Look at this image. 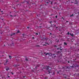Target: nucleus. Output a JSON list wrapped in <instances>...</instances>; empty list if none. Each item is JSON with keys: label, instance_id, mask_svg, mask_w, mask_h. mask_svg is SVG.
<instances>
[{"label": "nucleus", "instance_id": "7c9ffc66", "mask_svg": "<svg viewBox=\"0 0 79 79\" xmlns=\"http://www.w3.org/2000/svg\"><path fill=\"white\" fill-rule=\"evenodd\" d=\"M57 15H56V18H57Z\"/></svg>", "mask_w": 79, "mask_h": 79}, {"label": "nucleus", "instance_id": "bb28decb", "mask_svg": "<svg viewBox=\"0 0 79 79\" xmlns=\"http://www.w3.org/2000/svg\"><path fill=\"white\" fill-rule=\"evenodd\" d=\"M59 49H60V48H57V50H59Z\"/></svg>", "mask_w": 79, "mask_h": 79}, {"label": "nucleus", "instance_id": "9d476101", "mask_svg": "<svg viewBox=\"0 0 79 79\" xmlns=\"http://www.w3.org/2000/svg\"><path fill=\"white\" fill-rule=\"evenodd\" d=\"M25 61H29V60H28V59H27V58H25Z\"/></svg>", "mask_w": 79, "mask_h": 79}, {"label": "nucleus", "instance_id": "a18cd8bd", "mask_svg": "<svg viewBox=\"0 0 79 79\" xmlns=\"http://www.w3.org/2000/svg\"><path fill=\"white\" fill-rule=\"evenodd\" d=\"M8 77H10V76H8Z\"/></svg>", "mask_w": 79, "mask_h": 79}, {"label": "nucleus", "instance_id": "dca6fc26", "mask_svg": "<svg viewBox=\"0 0 79 79\" xmlns=\"http://www.w3.org/2000/svg\"><path fill=\"white\" fill-rule=\"evenodd\" d=\"M26 3V1H23V2H22V3Z\"/></svg>", "mask_w": 79, "mask_h": 79}, {"label": "nucleus", "instance_id": "ddd939ff", "mask_svg": "<svg viewBox=\"0 0 79 79\" xmlns=\"http://www.w3.org/2000/svg\"><path fill=\"white\" fill-rule=\"evenodd\" d=\"M23 37H24V38H25V37H24V36H25V35H25V34H23Z\"/></svg>", "mask_w": 79, "mask_h": 79}, {"label": "nucleus", "instance_id": "c85d7f7f", "mask_svg": "<svg viewBox=\"0 0 79 79\" xmlns=\"http://www.w3.org/2000/svg\"><path fill=\"white\" fill-rule=\"evenodd\" d=\"M9 58H11V56H9Z\"/></svg>", "mask_w": 79, "mask_h": 79}, {"label": "nucleus", "instance_id": "e2e57ef3", "mask_svg": "<svg viewBox=\"0 0 79 79\" xmlns=\"http://www.w3.org/2000/svg\"><path fill=\"white\" fill-rule=\"evenodd\" d=\"M2 12H3V11H1Z\"/></svg>", "mask_w": 79, "mask_h": 79}, {"label": "nucleus", "instance_id": "f03ea898", "mask_svg": "<svg viewBox=\"0 0 79 79\" xmlns=\"http://www.w3.org/2000/svg\"><path fill=\"white\" fill-rule=\"evenodd\" d=\"M55 54H52L51 55V56H52V58H53L54 57V58H55V57H56V56H55Z\"/></svg>", "mask_w": 79, "mask_h": 79}, {"label": "nucleus", "instance_id": "20e7f679", "mask_svg": "<svg viewBox=\"0 0 79 79\" xmlns=\"http://www.w3.org/2000/svg\"><path fill=\"white\" fill-rule=\"evenodd\" d=\"M73 1H74L73 2H72V3H73V2H74L75 4H77V1H76V0H73Z\"/></svg>", "mask_w": 79, "mask_h": 79}, {"label": "nucleus", "instance_id": "4c0bfd02", "mask_svg": "<svg viewBox=\"0 0 79 79\" xmlns=\"http://www.w3.org/2000/svg\"><path fill=\"white\" fill-rule=\"evenodd\" d=\"M62 48V47H61V46H60V48Z\"/></svg>", "mask_w": 79, "mask_h": 79}, {"label": "nucleus", "instance_id": "052dcab7", "mask_svg": "<svg viewBox=\"0 0 79 79\" xmlns=\"http://www.w3.org/2000/svg\"><path fill=\"white\" fill-rule=\"evenodd\" d=\"M54 4H56V2H55Z\"/></svg>", "mask_w": 79, "mask_h": 79}, {"label": "nucleus", "instance_id": "aec40b11", "mask_svg": "<svg viewBox=\"0 0 79 79\" xmlns=\"http://www.w3.org/2000/svg\"><path fill=\"white\" fill-rule=\"evenodd\" d=\"M42 27L41 26H40L39 27H38L39 28H40V27Z\"/></svg>", "mask_w": 79, "mask_h": 79}, {"label": "nucleus", "instance_id": "864d4df0", "mask_svg": "<svg viewBox=\"0 0 79 79\" xmlns=\"http://www.w3.org/2000/svg\"><path fill=\"white\" fill-rule=\"evenodd\" d=\"M45 67L43 68V69H45Z\"/></svg>", "mask_w": 79, "mask_h": 79}, {"label": "nucleus", "instance_id": "6e6d98bb", "mask_svg": "<svg viewBox=\"0 0 79 79\" xmlns=\"http://www.w3.org/2000/svg\"><path fill=\"white\" fill-rule=\"evenodd\" d=\"M27 28L28 29H29V27H27Z\"/></svg>", "mask_w": 79, "mask_h": 79}, {"label": "nucleus", "instance_id": "603ef678", "mask_svg": "<svg viewBox=\"0 0 79 79\" xmlns=\"http://www.w3.org/2000/svg\"><path fill=\"white\" fill-rule=\"evenodd\" d=\"M60 8H61V6H60Z\"/></svg>", "mask_w": 79, "mask_h": 79}, {"label": "nucleus", "instance_id": "37998d69", "mask_svg": "<svg viewBox=\"0 0 79 79\" xmlns=\"http://www.w3.org/2000/svg\"><path fill=\"white\" fill-rule=\"evenodd\" d=\"M12 74L13 75V74H14V73H12Z\"/></svg>", "mask_w": 79, "mask_h": 79}, {"label": "nucleus", "instance_id": "f257e3e1", "mask_svg": "<svg viewBox=\"0 0 79 79\" xmlns=\"http://www.w3.org/2000/svg\"><path fill=\"white\" fill-rule=\"evenodd\" d=\"M41 55H44L45 56H47V55H49V54L48 53H46V52H44L42 53Z\"/></svg>", "mask_w": 79, "mask_h": 79}, {"label": "nucleus", "instance_id": "8fccbe9b", "mask_svg": "<svg viewBox=\"0 0 79 79\" xmlns=\"http://www.w3.org/2000/svg\"><path fill=\"white\" fill-rule=\"evenodd\" d=\"M32 38H33V39H34V37H32Z\"/></svg>", "mask_w": 79, "mask_h": 79}, {"label": "nucleus", "instance_id": "6e6552de", "mask_svg": "<svg viewBox=\"0 0 79 79\" xmlns=\"http://www.w3.org/2000/svg\"><path fill=\"white\" fill-rule=\"evenodd\" d=\"M15 33H12L11 35V36H13V35H15Z\"/></svg>", "mask_w": 79, "mask_h": 79}, {"label": "nucleus", "instance_id": "5701e85b", "mask_svg": "<svg viewBox=\"0 0 79 79\" xmlns=\"http://www.w3.org/2000/svg\"><path fill=\"white\" fill-rule=\"evenodd\" d=\"M19 31H18L17 32V33H19Z\"/></svg>", "mask_w": 79, "mask_h": 79}, {"label": "nucleus", "instance_id": "9b49d317", "mask_svg": "<svg viewBox=\"0 0 79 79\" xmlns=\"http://www.w3.org/2000/svg\"><path fill=\"white\" fill-rule=\"evenodd\" d=\"M57 53H61V52L60 51H58L56 52Z\"/></svg>", "mask_w": 79, "mask_h": 79}, {"label": "nucleus", "instance_id": "338daca9", "mask_svg": "<svg viewBox=\"0 0 79 79\" xmlns=\"http://www.w3.org/2000/svg\"><path fill=\"white\" fill-rule=\"evenodd\" d=\"M78 14H79V12H78Z\"/></svg>", "mask_w": 79, "mask_h": 79}, {"label": "nucleus", "instance_id": "bf43d9fd", "mask_svg": "<svg viewBox=\"0 0 79 79\" xmlns=\"http://www.w3.org/2000/svg\"><path fill=\"white\" fill-rule=\"evenodd\" d=\"M1 34H2V33H1Z\"/></svg>", "mask_w": 79, "mask_h": 79}, {"label": "nucleus", "instance_id": "f704fd0d", "mask_svg": "<svg viewBox=\"0 0 79 79\" xmlns=\"http://www.w3.org/2000/svg\"><path fill=\"white\" fill-rule=\"evenodd\" d=\"M46 3H47V4L49 3V2H47Z\"/></svg>", "mask_w": 79, "mask_h": 79}, {"label": "nucleus", "instance_id": "69168bd1", "mask_svg": "<svg viewBox=\"0 0 79 79\" xmlns=\"http://www.w3.org/2000/svg\"><path fill=\"white\" fill-rule=\"evenodd\" d=\"M37 16H38V15H37Z\"/></svg>", "mask_w": 79, "mask_h": 79}, {"label": "nucleus", "instance_id": "0eeeda50", "mask_svg": "<svg viewBox=\"0 0 79 79\" xmlns=\"http://www.w3.org/2000/svg\"><path fill=\"white\" fill-rule=\"evenodd\" d=\"M70 35H71V36H72V37H74V34L73 33H70Z\"/></svg>", "mask_w": 79, "mask_h": 79}, {"label": "nucleus", "instance_id": "58836bf2", "mask_svg": "<svg viewBox=\"0 0 79 79\" xmlns=\"http://www.w3.org/2000/svg\"><path fill=\"white\" fill-rule=\"evenodd\" d=\"M58 73H59V72H57V74H58Z\"/></svg>", "mask_w": 79, "mask_h": 79}, {"label": "nucleus", "instance_id": "de8ad7c7", "mask_svg": "<svg viewBox=\"0 0 79 79\" xmlns=\"http://www.w3.org/2000/svg\"><path fill=\"white\" fill-rule=\"evenodd\" d=\"M58 27H56V29H57V28H58Z\"/></svg>", "mask_w": 79, "mask_h": 79}, {"label": "nucleus", "instance_id": "f8f14e48", "mask_svg": "<svg viewBox=\"0 0 79 79\" xmlns=\"http://www.w3.org/2000/svg\"><path fill=\"white\" fill-rule=\"evenodd\" d=\"M2 21V22H3V19H1V20H0V21H1H1Z\"/></svg>", "mask_w": 79, "mask_h": 79}, {"label": "nucleus", "instance_id": "680f3d73", "mask_svg": "<svg viewBox=\"0 0 79 79\" xmlns=\"http://www.w3.org/2000/svg\"><path fill=\"white\" fill-rule=\"evenodd\" d=\"M19 1H18H18H17V2H18Z\"/></svg>", "mask_w": 79, "mask_h": 79}, {"label": "nucleus", "instance_id": "c03bdc74", "mask_svg": "<svg viewBox=\"0 0 79 79\" xmlns=\"http://www.w3.org/2000/svg\"><path fill=\"white\" fill-rule=\"evenodd\" d=\"M68 63H69V61H68Z\"/></svg>", "mask_w": 79, "mask_h": 79}, {"label": "nucleus", "instance_id": "ea45409f", "mask_svg": "<svg viewBox=\"0 0 79 79\" xmlns=\"http://www.w3.org/2000/svg\"><path fill=\"white\" fill-rule=\"evenodd\" d=\"M13 45V43H12V45Z\"/></svg>", "mask_w": 79, "mask_h": 79}, {"label": "nucleus", "instance_id": "774afa93", "mask_svg": "<svg viewBox=\"0 0 79 79\" xmlns=\"http://www.w3.org/2000/svg\"><path fill=\"white\" fill-rule=\"evenodd\" d=\"M72 67H73V66H72Z\"/></svg>", "mask_w": 79, "mask_h": 79}, {"label": "nucleus", "instance_id": "2eb2a0df", "mask_svg": "<svg viewBox=\"0 0 79 79\" xmlns=\"http://www.w3.org/2000/svg\"><path fill=\"white\" fill-rule=\"evenodd\" d=\"M26 2H27V4H29V2H27V1H26Z\"/></svg>", "mask_w": 79, "mask_h": 79}, {"label": "nucleus", "instance_id": "3c124183", "mask_svg": "<svg viewBox=\"0 0 79 79\" xmlns=\"http://www.w3.org/2000/svg\"><path fill=\"white\" fill-rule=\"evenodd\" d=\"M64 78H66V77H64Z\"/></svg>", "mask_w": 79, "mask_h": 79}, {"label": "nucleus", "instance_id": "4d7b16f0", "mask_svg": "<svg viewBox=\"0 0 79 79\" xmlns=\"http://www.w3.org/2000/svg\"><path fill=\"white\" fill-rule=\"evenodd\" d=\"M4 47H5V46H6L5 45H4Z\"/></svg>", "mask_w": 79, "mask_h": 79}, {"label": "nucleus", "instance_id": "423d86ee", "mask_svg": "<svg viewBox=\"0 0 79 79\" xmlns=\"http://www.w3.org/2000/svg\"><path fill=\"white\" fill-rule=\"evenodd\" d=\"M40 66V64H37L36 65V67H35V69H37V68H38V67H39Z\"/></svg>", "mask_w": 79, "mask_h": 79}, {"label": "nucleus", "instance_id": "49530a36", "mask_svg": "<svg viewBox=\"0 0 79 79\" xmlns=\"http://www.w3.org/2000/svg\"><path fill=\"white\" fill-rule=\"evenodd\" d=\"M50 34L51 35H52V33H50Z\"/></svg>", "mask_w": 79, "mask_h": 79}, {"label": "nucleus", "instance_id": "4468645a", "mask_svg": "<svg viewBox=\"0 0 79 79\" xmlns=\"http://www.w3.org/2000/svg\"><path fill=\"white\" fill-rule=\"evenodd\" d=\"M45 44H48V45H49V44L48 43H47L46 42H45Z\"/></svg>", "mask_w": 79, "mask_h": 79}, {"label": "nucleus", "instance_id": "2f4dec72", "mask_svg": "<svg viewBox=\"0 0 79 79\" xmlns=\"http://www.w3.org/2000/svg\"><path fill=\"white\" fill-rule=\"evenodd\" d=\"M57 42L58 43L59 42V40H57Z\"/></svg>", "mask_w": 79, "mask_h": 79}, {"label": "nucleus", "instance_id": "a211bd4d", "mask_svg": "<svg viewBox=\"0 0 79 79\" xmlns=\"http://www.w3.org/2000/svg\"><path fill=\"white\" fill-rule=\"evenodd\" d=\"M16 60L17 61H19V59H16Z\"/></svg>", "mask_w": 79, "mask_h": 79}, {"label": "nucleus", "instance_id": "c9c22d12", "mask_svg": "<svg viewBox=\"0 0 79 79\" xmlns=\"http://www.w3.org/2000/svg\"><path fill=\"white\" fill-rule=\"evenodd\" d=\"M60 50H61V51L63 50V49H60Z\"/></svg>", "mask_w": 79, "mask_h": 79}, {"label": "nucleus", "instance_id": "a19ab883", "mask_svg": "<svg viewBox=\"0 0 79 79\" xmlns=\"http://www.w3.org/2000/svg\"><path fill=\"white\" fill-rule=\"evenodd\" d=\"M66 23H68V21H66Z\"/></svg>", "mask_w": 79, "mask_h": 79}, {"label": "nucleus", "instance_id": "39448f33", "mask_svg": "<svg viewBox=\"0 0 79 79\" xmlns=\"http://www.w3.org/2000/svg\"><path fill=\"white\" fill-rule=\"evenodd\" d=\"M49 68H50V67L49 66H48L46 67V69H47V70H49Z\"/></svg>", "mask_w": 79, "mask_h": 79}, {"label": "nucleus", "instance_id": "473e14b6", "mask_svg": "<svg viewBox=\"0 0 79 79\" xmlns=\"http://www.w3.org/2000/svg\"><path fill=\"white\" fill-rule=\"evenodd\" d=\"M54 47H57V46H56V45H54Z\"/></svg>", "mask_w": 79, "mask_h": 79}, {"label": "nucleus", "instance_id": "72a5a7b5", "mask_svg": "<svg viewBox=\"0 0 79 79\" xmlns=\"http://www.w3.org/2000/svg\"><path fill=\"white\" fill-rule=\"evenodd\" d=\"M16 66H19V65H16Z\"/></svg>", "mask_w": 79, "mask_h": 79}, {"label": "nucleus", "instance_id": "c756f323", "mask_svg": "<svg viewBox=\"0 0 79 79\" xmlns=\"http://www.w3.org/2000/svg\"><path fill=\"white\" fill-rule=\"evenodd\" d=\"M55 7H56V6H54L53 7V8H55Z\"/></svg>", "mask_w": 79, "mask_h": 79}, {"label": "nucleus", "instance_id": "5fc2aeb1", "mask_svg": "<svg viewBox=\"0 0 79 79\" xmlns=\"http://www.w3.org/2000/svg\"><path fill=\"white\" fill-rule=\"evenodd\" d=\"M62 19H64L63 17H62Z\"/></svg>", "mask_w": 79, "mask_h": 79}, {"label": "nucleus", "instance_id": "cd10ccee", "mask_svg": "<svg viewBox=\"0 0 79 79\" xmlns=\"http://www.w3.org/2000/svg\"><path fill=\"white\" fill-rule=\"evenodd\" d=\"M38 34H39V33H36V35H38Z\"/></svg>", "mask_w": 79, "mask_h": 79}, {"label": "nucleus", "instance_id": "f3484780", "mask_svg": "<svg viewBox=\"0 0 79 79\" xmlns=\"http://www.w3.org/2000/svg\"><path fill=\"white\" fill-rule=\"evenodd\" d=\"M2 25V26H4V25H5V23L4 22L3 23Z\"/></svg>", "mask_w": 79, "mask_h": 79}, {"label": "nucleus", "instance_id": "79ce46f5", "mask_svg": "<svg viewBox=\"0 0 79 79\" xmlns=\"http://www.w3.org/2000/svg\"><path fill=\"white\" fill-rule=\"evenodd\" d=\"M19 5V4H18L17 5V6H18V5Z\"/></svg>", "mask_w": 79, "mask_h": 79}, {"label": "nucleus", "instance_id": "b1692460", "mask_svg": "<svg viewBox=\"0 0 79 79\" xmlns=\"http://www.w3.org/2000/svg\"><path fill=\"white\" fill-rule=\"evenodd\" d=\"M36 47H40V46L39 45H36Z\"/></svg>", "mask_w": 79, "mask_h": 79}, {"label": "nucleus", "instance_id": "393cba45", "mask_svg": "<svg viewBox=\"0 0 79 79\" xmlns=\"http://www.w3.org/2000/svg\"><path fill=\"white\" fill-rule=\"evenodd\" d=\"M72 16H73V14L72 15H70V17H71Z\"/></svg>", "mask_w": 79, "mask_h": 79}, {"label": "nucleus", "instance_id": "a878e982", "mask_svg": "<svg viewBox=\"0 0 79 79\" xmlns=\"http://www.w3.org/2000/svg\"><path fill=\"white\" fill-rule=\"evenodd\" d=\"M6 63H7L8 62V60L6 59Z\"/></svg>", "mask_w": 79, "mask_h": 79}, {"label": "nucleus", "instance_id": "e433bc0d", "mask_svg": "<svg viewBox=\"0 0 79 79\" xmlns=\"http://www.w3.org/2000/svg\"><path fill=\"white\" fill-rule=\"evenodd\" d=\"M10 16H11V17H13V15H10Z\"/></svg>", "mask_w": 79, "mask_h": 79}, {"label": "nucleus", "instance_id": "0e129e2a", "mask_svg": "<svg viewBox=\"0 0 79 79\" xmlns=\"http://www.w3.org/2000/svg\"><path fill=\"white\" fill-rule=\"evenodd\" d=\"M24 77V78L25 77Z\"/></svg>", "mask_w": 79, "mask_h": 79}, {"label": "nucleus", "instance_id": "7ed1b4c3", "mask_svg": "<svg viewBox=\"0 0 79 79\" xmlns=\"http://www.w3.org/2000/svg\"><path fill=\"white\" fill-rule=\"evenodd\" d=\"M48 74H50V73H52V70H51V69H50L48 70Z\"/></svg>", "mask_w": 79, "mask_h": 79}, {"label": "nucleus", "instance_id": "4be33fe9", "mask_svg": "<svg viewBox=\"0 0 79 79\" xmlns=\"http://www.w3.org/2000/svg\"><path fill=\"white\" fill-rule=\"evenodd\" d=\"M43 46H47V44H43Z\"/></svg>", "mask_w": 79, "mask_h": 79}, {"label": "nucleus", "instance_id": "13d9d810", "mask_svg": "<svg viewBox=\"0 0 79 79\" xmlns=\"http://www.w3.org/2000/svg\"><path fill=\"white\" fill-rule=\"evenodd\" d=\"M51 4L52 5V2H51Z\"/></svg>", "mask_w": 79, "mask_h": 79}, {"label": "nucleus", "instance_id": "6ab92c4d", "mask_svg": "<svg viewBox=\"0 0 79 79\" xmlns=\"http://www.w3.org/2000/svg\"><path fill=\"white\" fill-rule=\"evenodd\" d=\"M64 45H67V43H66L65 42H64Z\"/></svg>", "mask_w": 79, "mask_h": 79}, {"label": "nucleus", "instance_id": "09e8293b", "mask_svg": "<svg viewBox=\"0 0 79 79\" xmlns=\"http://www.w3.org/2000/svg\"><path fill=\"white\" fill-rule=\"evenodd\" d=\"M50 23H52V21H51V22H50Z\"/></svg>", "mask_w": 79, "mask_h": 79}, {"label": "nucleus", "instance_id": "412c9836", "mask_svg": "<svg viewBox=\"0 0 79 79\" xmlns=\"http://www.w3.org/2000/svg\"><path fill=\"white\" fill-rule=\"evenodd\" d=\"M67 35H69V32H68L67 34Z\"/></svg>", "mask_w": 79, "mask_h": 79}, {"label": "nucleus", "instance_id": "1a4fd4ad", "mask_svg": "<svg viewBox=\"0 0 79 79\" xmlns=\"http://www.w3.org/2000/svg\"><path fill=\"white\" fill-rule=\"evenodd\" d=\"M10 69V68H6V71H8V70H9Z\"/></svg>", "mask_w": 79, "mask_h": 79}]
</instances>
